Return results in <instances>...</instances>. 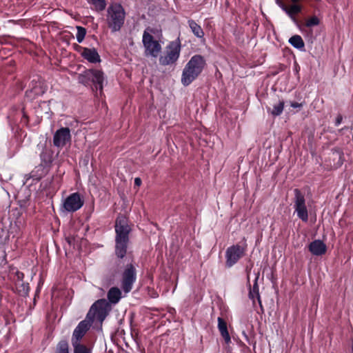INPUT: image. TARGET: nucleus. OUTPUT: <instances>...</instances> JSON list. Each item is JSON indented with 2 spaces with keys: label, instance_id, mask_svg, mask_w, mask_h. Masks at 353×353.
Here are the masks:
<instances>
[{
  "label": "nucleus",
  "instance_id": "17",
  "mask_svg": "<svg viewBox=\"0 0 353 353\" xmlns=\"http://www.w3.org/2000/svg\"><path fill=\"white\" fill-rule=\"evenodd\" d=\"M309 251L315 256H321L327 251L326 245L321 240H314L308 245Z\"/></svg>",
  "mask_w": 353,
  "mask_h": 353
},
{
  "label": "nucleus",
  "instance_id": "36",
  "mask_svg": "<svg viewBox=\"0 0 353 353\" xmlns=\"http://www.w3.org/2000/svg\"><path fill=\"white\" fill-rule=\"evenodd\" d=\"M74 50L78 52L81 55L82 52H84V50H85V47H82L78 44H74Z\"/></svg>",
  "mask_w": 353,
  "mask_h": 353
},
{
  "label": "nucleus",
  "instance_id": "37",
  "mask_svg": "<svg viewBox=\"0 0 353 353\" xmlns=\"http://www.w3.org/2000/svg\"><path fill=\"white\" fill-rule=\"evenodd\" d=\"M342 120H343V117L341 114H339L336 118V121H335V125L336 126H339L341 122H342Z\"/></svg>",
  "mask_w": 353,
  "mask_h": 353
},
{
  "label": "nucleus",
  "instance_id": "6",
  "mask_svg": "<svg viewBox=\"0 0 353 353\" xmlns=\"http://www.w3.org/2000/svg\"><path fill=\"white\" fill-rule=\"evenodd\" d=\"M104 74L102 70L97 69L86 70L79 77V82L84 85H88L91 83L97 90L102 92L103 88Z\"/></svg>",
  "mask_w": 353,
  "mask_h": 353
},
{
  "label": "nucleus",
  "instance_id": "22",
  "mask_svg": "<svg viewBox=\"0 0 353 353\" xmlns=\"http://www.w3.org/2000/svg\"><path fill=\"white\" fill-rule=\"evenodd\" d=\"M218 329L225 343H230L231 342V338L228 330L227 323L221 317L218 318Z\"/></svg>",
  "mask_w": 353,
  "mask_h": 353
},
{
  "label": "nucleus",
  "instance_id": "31",
  "mask_svg": "<svg viewBox=\"0 0 353 353\" xmlns=\"http://www.w3.org/2000/svg\"><path fill=\"white\" fill-rule=\"evenodd\" d=\"M332 156L334 157V159L337 157L339 159L336 163H334V166L336 169L342 165L343 163V152L341 151L340 150L336 149L334 150L332 152Z\"/></svg>",
  "mask_w": 353,
  "mask_h": 353
},
{
  "label": "nucleus",
  "instance_id": "39",
  "mask_svg": "<svg viewBox=\"0 0 353 353\" xmlns=\"http://www.w3.org/2000/svg\"><path fill=\"white\" fill-rule=\"evenodd\" d=\"M142 183L141 178L137 177L134 179V187L139 188Z\"/></svg>",
  "mask_w": 353,
  "mask_h": 353
},
{
  "label": "nucleus",
  "instance_id": "16",
  "mask_svg": "<svg viewBox=\"0 0 353 353\" xmlns=\"http://www.w3.org/2000/svg\"><path fill=\"white\" fill-rule=\"evenodd\" d=\"M48 172V169L39 164L38 166H36L34 169L31 171V172L25 175V183H27L28 181L30 179L39 181L42 177L46 175Z\"/></svg>",
  "mask_w": 353,
  "mask_h": 353
},
{
  "label": "nucleus",
  "instance_id": "8",
  "mask_svg": "<svg viewBox=\"0 0 353 353\" xmlns=\"http://www.w3.org/2000/svg\"><path fill=\"white\" fill-rule=\"evenodd\" d=\"M137 280V270L132 263H128L122 273L121 286L125 293L130 292Z\"/></svg>",
  "mask_w": 353,
  "mask_h": 353
},
{
  "label": "nucleus",
  "instance_id": "5",
  "mask_svg": "<svg viewBox=\"0 0 353 353\" xmlns=\"http://www.w3.org/2000/svg\"><path fill=\"white\" fill-rule=\"evenodd\" d=\"M181 49V43L179 37L170 41L165 48L164 54L159 57L160 65L166 66L175 63L180 57Z\"/></svg>",
  "mask_w": 353,
  "mask_h": 353
},
{
  "label": "nucleus",
  "instance_id": "7",
  "mask_svg": "<svg viewBox=\"0 0 353 353\" xmlns=\"http://www.w3.org/2000/svg\"><path fill=\"white\" fill-rule=\"evenodd\" d=\"M243 245L235 244L228 247L225 251V263L228 268L234 266L246 253L248 245L246 239L243 238Z\"/></svg>",
  "mask_w": 353,
  "mask_h": 353
},
{
  "label": "nucleus",
  "instance_id": "29",
  "mask_svg": "<svg viewBox=\"0 0 353 353\" xmlns=\"http://www.w3.org/2000/svg\"><path fill=\"white\" fill-rule=\"evenodd\" d=\"M284 104V101L280 100L278 103L273 105L272 110L270 111L271 114L274 117L281 115L283 111Z\"/></svg>",
  "mask_w": 353,
  "mask_h": 353
},
{
  "label": "nucleus",
  "instance_id": "33",
  "mask_svg": "<svg viewBox=\"0 0 353 353\" xmlns=\"http://www.w3.org/2000/svg\"><path fill=\"white\" fill-rule=\"evenodd\" d=\"M90 3V8L97 12L105 10L106 7V1H88Z\"/></svg>",
  "mask_w": 353,
  "mask_h": 353
},
{
  "label": "nucleus",
  "instance_id": "32",
  "mask_svg": "<svg viewBox=\"0 0 353 353\" xmlns=\"http://www.w3.org/2000/svg\"><path fill=\"white\" fill-rule=\"evenodd\" d=\"M320 23L321 19L317 16L313 15L305 20L304 25L307 28H312L319 26Z\"/></svg>",
  "mask_w": 353,
  "mask_h": 353
},
{
  "label": "nucleus",
  "instance_id": "18",
  "mask_svg": "<svg viewBox=\"0 0 353 353\" xmlns=\"http://www.w3.org/2000/svg\"><path fill=\"white\" fill-rule=\"evenodd\" d=\"M9 239L8 231L0 225V263L6 260L5 245Z\"/></svg>",
  "mask_w": 353,
  "mask_h": 353
},
{
  "label": "nucleus",
  "instance_id": "1",
  "mask_svg": "<svg viewBox=\"0 0 353 353\" xmlns=\"http://www.w3.org/2000/svg\"><path fill=\"white\" fill-rule=\"evenodd\" d=\"M114 250L115 256L111 270L114 274L119 272L124 267V263L128 257L131 255L128 252V247L130 243V234L132 228L129 224L128 218L122 214H119L114 222Z\"/></svg>",
  "mask_w": 353,
  "mask_h": 353
},
{
  "label": "nucleus",
  "instance_id": "21",
  "mask_svg": "<svg viewBox=\"0 0 353 353\" xmlns=\"http://www.w3.org/2000/svg\"><path fill=\"white\" fill-rule=\"evenodd\" d=\"M122 293L121 290L117 287H112L111 288L108 293H107V298L108 301L110 303V304L115 305L119 302L122 297Z\"/></svg>",
  "mask_w": 353,
  "mask_h": 353
},
{
  "label": "nucleus",
  "instance_id": "11",
  "mask_svg": "<svg viewBox=\"0 0 353 353\" xmlns=\"http://www.w3.org/2000/svg\"><path fill=\"white\" fill-rule=\"evenodd\" d=\"M92 325V321H90L88 317L80 321L73 331L71 339L72 345L81 344V339L90 330Z\"/></svg>",
  "mask_w": 353,
  "mask_h": 353
},
{
  "label": "nucleus",
  "instance_id": "14",
  "mask_svg": "<svg viewBox=\"0 0 353 353\" xmlns=\"http://www.w3.org/2000/svg\"><path fill=\"white\" fill-rule=\"evenodd\" d=\"M41 165L50 170L54 159V151L51 146L45 145L40 153Z\"/></svg>",
  "mask_w": 353,
  "mask_h": 353
},
{
  "label": "nucleus",
  "instance_id": "30",
  "mask_svg": "<svg viewBox=\"0 0 353 353\" xmlns=\"http://www.w3.org/2000/svg\"><path fill=\"white\" fill-rule=\"evenodd\" d=\"M74 348V353H92V348L85 344H75L72 345Z\"/></svg>",
  "mask_w": 353,
  "mask_h": 353
},
{
  "label": "nucleus",
  "instance_id": "12",
  "mask_svg": "<svg viewBox=\"0 0 353 353\" xmlns=\"http://www.w3.org/2000/svg\"><path fill=\"white\" fill-rule=\"evenodd\" d=\"M71 138L70 128L61 127L53 135V145L59 149H62L67 143H70Z\"/></svg>",
  "mask_w": 353,
  "mask_h": 353
},
{
  "label": "nucleus",
  "instance_id": "38",
  "mask_svg": "<svg viewBox=\"0 0 353 353\" xmlns=\"http://www.w3.org/2000/svg\"><path fill=\"white\" fill-rule=\"evenodd\" d=\"M290 105L294 108H300L303 106V104L296 101H293L290 103Z\"/></svg>",
  "mask_w": 353,
  "mask_h": 353
},
{
  "label": "nucleus",
  "instance_id": "25",
  "mask_svg": "<svg viewBox=\"0 0 353 353\" xmlns=\"http://www.w3.org/2000/svg\"><path fill=\"white\" fill-rule=\"evenodd\" d=\"M294 208L305 205V194L298 188L294 190Z\"/></svg>",
  "mask_w": 353,
  "mask_h": 353
},
{
  "label": "nucleus",
  "instance_id": "42",
  "mask_svg": "<svg viewBox=\"0 0 353 353\" xmlns=\"http://www.w3.org/2000/svg\"><path fill=\"white\" fill-rule=\"evenodd\" d=\"M352 352L353 353V339H352Z\"/></svg>",
  "mask_w": 353,
  "mask_h": 353
},
{
  "label": "nucleus",
  "instance_id": "28",
  "mask_svg": "<svg viewBox=\"0 0 353 353\" xmlns=\"http://www.w3.org/2000/svg\"><path fill=\"white\" fill-rule=\"evenodd\" d=\"M54 353H70L68 342L65 339L59 341L55 347Z\"/></svg>",
  "mask_w": 353,
  "mask_h": 353
},
{
  "label": "nucleus",
  "instance_id": "35",
  "mask_svg": "<svg viewBox=\"0 0 353 353\" xmlns=\"http://www.w3.org/2000/svg\"><path fill=\"white\" fill-rule=\"evenodd\" d=\"M23 279H24V274L22 272L17 270L15 272V275H14V281H15V284L17 283H19L21 282H23Z\"/></svg>",
  "mask_w": 353,
  "mask_h": 353
},
{
  "label": "nucleus",
  "instance_id": "26",
  "mask_svg": "<svg viewBox=\"0 0 353 353\" xmlns=\"http://www.w3.org/2000/svg\"><path fill=\"white\" fill-rule=\"evenodd\" d=\"M295 212L297 216L303 221L307 222L308 221V211L306 205L294 208Z\"/></svg>",
  "mask_w": 353,
  "mask_h": 353
},
{
  "label": "nucleus",
  "instance_id": "10",
  "mask_svg": "<svg viewBox=\"0 0 353 353\" xmlns=\"http://www.w3.org/2000/svg\"><path fill=\"white\" fill-rule=\"evenodd\" d=\"M84 204L79 192L70 194L63 201L62 208L68 212H74L79 210Z\"/></svg>",
  "mask_w": 353,
  "mask_h": 353
},
{
  "label": "nucleus",
  "instance_id": "23",
  "mask_svg": "<svg viewBox=\"0 0 353 353\" xmlns=\"http://www.w3.org/2000/svg\"><path fill=\"white\" fill-rule=\"evenodd\" d=\"M188 25L192 33L198 38H203L204 32L201 27L192 19H189Z\"/></svg>",
  "mask_w": 353,
  "mask_h": 353
},
{
  "label": "nucleus",
  "instance_id": "9",
  "mask_svg": "<svg viewBox=\"0 0 353 353\" xmlns=\"http://www.w3.org/2000/svg\"><path fill=\"white\" fill-rule=\"evenodd\" d=\"M143 44L145 48L146 56L157 57L161 51V46L159 41L146 31H144L143 34Z\"/></svg>",
  "mask_w": 353,
  "mask_h": 353
},
{
  "label": "nucleus",
  "instance_id": "41",
  "mask_svg": "<svg viewBox=\"0 0 353 353\" xmlns=\"http://www.w3.org/2000/svg\"><path fill=\"white\" fill-rule=\"evenodd\" d=\"M23 119H24L26 122H28V117L25 112H23Z\"/></svg>",
  "mask_w": 353,
  "mask_h": 353
},
{
  "label": "nucleus",
  "instance_id": "2",
  "mask_svg": "<svg viewBox=\"0 0 353 353\" xmlns=\"http://www.w3.org/2000/svg\"><path fill=\"white\" fill-rule=\"evenodd\" d=\"M206 66V61L201 54L192 56L185 65L181 81L184 86H188L196 80Z\"/></svg>",
  "mask_w": 353,
  "mask_h": 353
},
{
  "label": "nucleus",
  "instance_id": "13",
  "mask_svg": "<svg viewBox=\"0 0 353 353\" xmlns=\"http://www.w3.org/2000/svg\"><path fill=\"white\" fill-rule=\"evenodd\" d=\"M276 2L279 6L292 19H295V17L302 10V6L299 4L295 3L297 1H292L294 3H287V1Z\"/></svg>",
  "mask_w": 353,
  "mask_h": 353
},
{
  "label": "nucleus",
  "instance_id": "3",
  "mask_svg": "<svg viewBox=\"0 0 353 353\" xmlns=\"http://www.w3.org/2000/svg\"><path fill=\"white\" fill-rule=\"evenodd\" d=\"M107 23L112 32L119 31L123 27L125 12L123 6L118 3H111L107 10Z\"/></svg>",
  "mask_w": 353,
  "mask_h": 353
},
{
  "label": "nucleus",
  "instance_id": "15",
  "mask_svg": "<svg viewBox=\"0 0 353 353\" xmlns=\"http://www.w3.org/2000/svg\"><path fill=\"white\" fill-rule=\"evenodd\" d=\"M30 86V89L26 92V96L30 99H34L37 97L43 94L45 92L43 84L39 81L32 80Z\"/></svg>",
  "mask_w": 353,
  "mask_h": 353
},
{
  "label": "nucleus",
  "instance_id": "27",
  "mask_svg": "<svg viewBox=\"0 0 353 353\" xmlns=\"http://www.w3.org/2000/svg\"><path fill=\"white\" fill-rule=\"evenodd\" d=\"M15 285L17 290L20 296L25 297L28 296L30 291V286L28 283L23 281L19 283H17Z\"/></svg>",
  "mask_w": 353,
  "mask_h": 353
},
{
  "label": "nucleus",
  "instance_id": "40",
  "mask_svg": "<svg viewBox=\"0 0 353 353\" xmlns=\"http://www.w3.org/2000/svg\"><path fill=\"white\" fill-rule=\"evenodd\" d=\"M294 70L296 74H298L300 70V66L296 61L294 62Z\"/></svg>",
  "mask_w": 353,
  "mask_h": 353
},
{
  "label": "nucleus",
  "instance_id": "19",
  "mask_svg": "<svg viewBox=\"0 0 353 353\" xmlns=\"http://www.w3.org/2000/svg\"><path fill=\"white\" fill-rule=\"evenodd\" d=\"M81 57L92 63H100L101 61L97 50L94 48H85L84 52L81 53Z\"/></svg>",
  "mask_w": 353,
  "mask_h": 353
},
{
  "label": "nucleus",
  "instance_id": "43",
  "mask_svg": "<svg viewBox=\"0 0 353 353\" xmlns=\"http://www.w3.org/2000/svg\"><path fill=\"white\" fill-rule=\"evenodd\" d=\"M227 7L229 6V1H226Z\"/></svg>",
  "mask_w": 353,
  "mask_h": 353
},
{
  "label": "nucleus",
  "instance_id": "20",
  "mask_svg": "<svg viewBox=\"0 0 353 353\" xmlns=\"http://www.w3.org/2000/svg\"><path fill=\"white\" fill-rule=\"evenodd\" d=\"M249 298L252 300L253 304L255 303L254 299L256 298L259 305L261 307V310L262 312H263V307L262 305L261 296L259 294V287L258 285V276L256 277L252 288H251L250 286Z\"/></svg>",
  "mask_w": 353,
  "mask_h": 353
},
{
  "label": "nucleus",
  "instance_id": "4",
  "mask_svg": "<svg viewBox=\"0 0 353 353\" xmlns=\"http://www.w3.org/2000/svg\"><path fill=\"white\" fill-rule=\"evenodd\" d=\"M111 310L112 306L110 303L105 299H101L96 301L92 305L86 317H88L90 321H92V323L94 319L102 323Z\"/></svg>",
  "mask_w": 353,
  "mask_h": 353
},
{
  "label": "nucleus",
  "instance_id": "24",
  "mask_svg": "<svg viewBox=\"0 0 353 353\" xmlns=\"http://www.w3.org/2000/svg\"><path fill=\"white\" fill-rule=\"evenodd\" d=\"M288 41L294 48L300 50H304L305 43L300 35H293Z\"/></svg>",
  "mask_w": 353,
  "mask_h": 353
},
{
  "label": "nucleus",
  "instance_id": "34",
  "mask_svg": "<svg viewBox=\"0 0 353 353\" xmlns=\"http://www.w3.org/2000/svg\"><path fill=\"white\" fill-rule=\"evenodd\" d=\"M77 35H76L77 40L79 43H81L83 41L85 36L86 34V29L81 26H77Z\"/></svg>",
  "mask_w": 353,
  "mask_h": 353
}]
</instances>
